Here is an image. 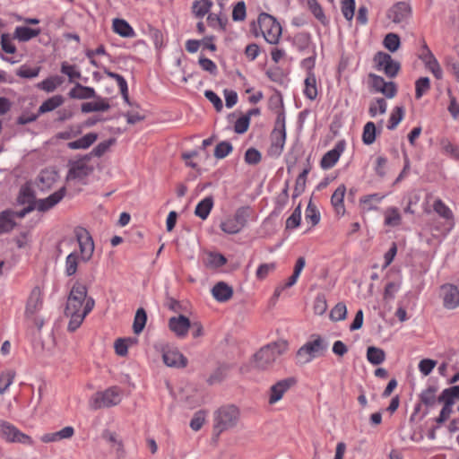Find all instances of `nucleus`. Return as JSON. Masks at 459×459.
<instances>
[{
    "instance_id": "1",
    "label": "nucleus",
    "mask_w": 459,
    "mask_h": 459,
    "mask_svg": "<svg viewBox=\"0 0 459 459\" xmlns=\"http://www.w3.org/2000/svg\"><path fill=\"white\" fill-rule=\"evenodd\" d=\"M74 234L79 245L80 255L74 251L70 253L65 263V273L66 276L74 275L77 272L80 261L89 262L94 253V242L90 232L82 228L77 227L74 230Z\"/></svg>"
},
{
    "instance_id": "2",
    "label": "nucleus",
    "mask_w": 459,
    "mask_h": 459,
    "mask_svg": "<svg viewBox=\"0 0 459 459\" xmlns=\"http://www.w3.org/2000/svg\"><path fill=\"white\" fill-rule=\"evenodd\" d=\"M288 350V342L284 340L271 342L262 347L255 355L254 367L257 369H268Z\"/></svg>"
},
{
    "instance_id": "3",
    "label": "nucleus",
    "mask_w": 459,
    "mask_h": 459,
    "mask_svg": "<svg viewBox=\"0 0 459 459\" xmlns=\"http://www.w3.org/2000/svg\"><path fill=\"white\" fill-rule=\"evenodd\" d=\"M240 412L235 405L219 408L214 413L213 432L220 436L223 431L234 428L239 420Z\"/></svg>"
},
{
    "instance_id": "4",
    "label": "nucleus",
    "mask_w": 459,
    "mask_h": 459,
    "mask_svg": "<svg viewBox=\"0 0 459 459\" xmlns=\"http://www.w3.org/2000/svg\"><path fill=\"white\" fill-rule=\"evenodd\" d=\"M328 349V343L319 335H313L312 339L302 345L297 351V359L301 364H307L315 358L322 356Z\"/></svg>"
},
{
    "instance_id": "5",
    "label": "nucleus",
    "mask_w": 459,
    "mask_h": 459,
    "mask_svg": "<svg viewBox=\"0 0 459 459\" xmlns=\"http://www.w3.org/2000/svg\"><path fill=\"white\" fill-rule=\"evenodd\" d=\"M285 141V114L283 111H281L277 115L274 128L271 134V145L268 150L269 155L279 157L284 149Z\"/></svg>"
},
{
    "instance_id": "6",
    "label": "nucleus",
    "mask_w": 459,
    "mask_h": 459,
    "mask_svg": "<svg viewBox=\"0 0 459 459\" xmlns=\"http://www.w3.org/2000/svg\"><path fill=\"white\" fill-rule=\"evenodd\" d=\"M258 26L266 42L277 44L281 35V26L277 20L265 13L259 14Z\"/></svg>"
},
{
    "instance_id": "7",
    "label": "nucleus",
    "mask_w": 459,
    "mask_h": 459,
    "mask_svg": "<svg viewBox=\"0 0 459 459\" xmlns=\"http://www.w3.org/2000/svg\"><path fill=\"white\" fill-rule=\"evenodd\" d=\"M120 400L118 388L113 386L105 391L95 393L89 400V407L91 410L97 411L115 406L120 403Z\"/></svg>"
},
{
    "instance_id": "8",
    "label": "nucleus",
    "mask_w": 459,
    "mask_h": 459,
    "mask_svg": "<svg viewBox=\"0 0 459 459\" xmlns=\"http://www.w3.org/2000/svg\"><path fill=\"white\" fill-rule=\"evenodd\" d=\"M87 287L80 281H75L70 290L65 307V311L74 313L82 312V310L84 309V305L87 303V300L91 298L87 296Z\"/></svg>"
},
{
    "instance_id": "9",
    "label": "nucleus",
    "mask_w": 459,
    "mask_h": 459,
    "mask_svg": "<svg viewBox=\"0 0 459 459\" xmlns=\"http://www.w3.org/2000/svg\"><path fill=\"white\" fill-rule=\"evenodd\" d=\"M0 437L7 442L20 443L27 446H33V439L27 434L22 432L13 424L0 420Z\"/></svg>"
},
{
    "instance_id": "10",
    "label": "nucleus",
    "mask_w": 459,
    "mask_h": 459,
    "mask_svg": "<svg viewBox=\"0 0 459 459\" xmlns=\"http://www.w3.org/2000/svg\"><path fill=\"white\" fill-rule=\"evenodd\" d=\"M374 62L377 70L384 71L387 77H395L401 68V65L398 61H395L392 56L385 52H377L374 56Z\"/></svg>"
},
{
    "instance_id": "11",
    "label": "nucleus",
    "mask_w": 459,
    "mask_h": 459,
    "mask_svg": "<svg viewBox=\"0 0 459 459\" xmlns=\"http://www.w3.org/2000/svg\"><path fill=\"white\" fill-rule=\"evenodd\" d=\"M440 298L443 307L447 310H454L459 307V282L457 284L446 283L441 286Z\"/></svg>"
},
{
    "instance_id": "12",
    "label": "nucleus",
    "mask_w": 459,
    "mask_h": 459,
    "mask_svg": "<svg viewBox=\"0 0 459 459\" xmlns=\"http://www.w3.org/2000/svg\"><path fill=\"white\" fill-rule=\"evenodd\" d=\"M43 306V293L39 286H35L28 298L25 307V318H32Z\"/></svg>"
},
{
    "instance_id": "13",
    "label": "nucleus",
    "mask_w": 459,
    "mask_h": 459,
    "mask_svg": "<svg viewBox=\"0 0 459 459\" xmlns=\"http://www.w3.org/2000/svg\"><path fill=\"white\" fill-rule=\"evenodd\" d=\"M411 15V7L406 2H398L394 4L386 13V16L394 23L407 22Z\"/></svg>"
},
{
    "instance_id": "14",
    "label": "nucleus",
    "mask_w": 459,
    "mask_h": 459,
    "mask_svg": "<svg viewBox=\"0 0 459 459\" xmlns=\"http://www.w3.org/2000/svg\"><path fill=\"white\" fill-rule=\"evenodd\" d=\"M90 157L88 155L82 159L74 160L69 164V170L67 174L68 179H82L86 178L92 169L87 164Z\"/></svg>"
},
{
    "instance_id": "15",
    "label": "nucleus",
    "mask_w": 459,
    "mask_h": 459,
    "mask_svg": "<svg viewBox=\"0 0 459 459\" xmlns=\"http://www.w3.org/2000/svg\"><path fill=\"white\" fill-rule=\"evenodd\" d=\"M369 79L375 91L381 92L388 99H392L396 95L397 88L394 82H385L383 77L375 74H370Z\"/></svg>"
},
{
    "instance_id": "16",
    "label": "nucleus",
    "mask_w": 459,
    "mask_h": 459,
    "mask_svg": "<svg viewBox=\"0 0 459 459\" xmlns=\"http://www.w3.org/2000/svg\"><path fill=\"white\" fill-rule=\"evenodd\" d=\"M346 143L344 140H341L336 143L334 147L328 151L322 158L320 166L323 169H329L333 168L339 160L342 153L344 152Z\"/></svg>"
},
{
    "instance_id": "17",
    "label": "nucleus",
    "mask_w": 459,
    "mask_h": 459,
    "mask_svg": "<svg viewBox=\"0 0 459 459\" xmlns=\"http://www.w3.org/2000/svg\"><path fill=\"white\" fill-rule=\"evenodd\" d=\"M95 306V301L92 298H90L87 300V303L84 305V309L82 312H69L65 311V315L70 317V321L67 326L68 331L74 332L83 322L86 316L93 309Z\"/></svg>"
},
{
    "instance_id": "18",
    "label": "nucleus",
    "mask_w": 459,
    "mask_h": 459,
    "mask_svg": "<svg viewBox=\"0 0 459 459\" xmlns=\"http://www.w3.org/2000/svg\"><path fill=\"white\" fill-rule=\"evenodd\" d=\"M191 326L190 320L183 316H172L169 320V328L178 338H185Z\"/></svg>"
},
{
    "instance_id": "19",
    "label": "nucleus",
    "mask_w": 459,
    "mask_h": 459,
    "mask_svg": "<svg viewBox=\"0 0 459 459\" xmlns=\"http://www.w3.org/2000/svg\"><path fill=\"white\" fill-rule=\"evenodd\" d=\"M66 189L65 186L61 187L59 190L51 194L47 198L39 199L36 201L35 208L39 212H47L56 205L65 195Z\"/></svg>"
},
{
    "instance_id": "20",
    "label": "nucleus",
    "mask_w": 459,
    "mask_h": 459,
    "mask_svg": "<svg viewBox=\"0 0 459 459\" xmlns=\"http://www.w3.org/2000/svg\"><path fill=\"white\" fill-rule=\"evenodd\" d=\"M162 358L168 367L185 368L187 364V359L176 349L164 351Z\"/></svg>"
},
{
    "instance_id": "21",
    "label": "nucleus",
    "mask_w": 459,
    "mask_h": 459,
    "mask_svg": "<svg viewBox=\"0 0 459 459\" xmlns=\"http://www.w3.org/2000/svg\"><path fill=\"white\" fill-rule=\"evenodd\" d=\"M385 197V195L378 193L361 196L359 198V207L361 212H369L371 211H377L378 209V205L381 204Z\"/></svg>"
},
{
    "instance_id": "22",
    "label": "nucleus",
    "mask_w": 459,
    "mask_h": 459,
    "mask_svg": "<svg viewBox=\"0 0 459 459\" xmlns=\"http://www.w3.org/2000/svg\"><path fill=\"white\" fill-rule=\"evenodd\" d=\"M292 379H282L270 388L269 403L273 404L280 401L283 394L290 389L293 384Z\"/></svg>"
},
{
    "instance_id": "23",
    "label": "nucleus",
    "mask_w": 459,
    "mask_h": 459,
    "mask_svg": "<svg viewBox=\"0 0 459 459\" xmlns=\"http://www.w3.org/2000/svg\"><path fill=\"white\" fill-rule=\"evenodd\" d=\"M213 299L218 302H227L233 296V289L224 281L217 282L211 290Z\"/></svg>"
},
{
    "instance_id": "24",
    "label": "nucleus",
    "mask_w": 459,
    "mask_h": 459,
    "mask_svg": "<svg viewBox=\"0 0 459 459\" xmlns=\"http://www.w3.org/2000/svg\"><path fill=\"white\" fill-rule=\"evenodd\" d=\"M94 101L84 102L81 106V110L82 113H91V112H104L110 108V105L108 103V99L102 98L96 94V98H94Z\"/></svg>"
},
{
    "instance_id": "25",
    "label": "nucleus",
    "mask_w": 459,
    "mask_h": 459,
    "mask_svg": "<svg viewBox=\"0 0 459 459\" xmlns=\"http://www.w3.org/2000/svg\"><path fill=\"white\" fill-rule=\"evenodd\" d=\"M57 179L58 174L55 169H43L38 178V186L42 191L48 190L53 186Z\"/></svg>"
},
{
    "instance_id": "26",
    "label": "nucleus",
    "mask_w": 459,
    "mask_h": 459,
    "mask_svg": "<svg viewBox=\"0 0 459 459\" xmlns=\"http://www.w3.org/2000/svg\"><path fill=\"white\" fill-rule=\"evenodd\" d=\"M68 96L75 100H90L96 98V91L92 87L84 86L79 82L69 91Z\"/></svg>"
},
{
    "instance_id": "27",
    "label": "nucleus",
    "mask_w": 459,
    "mask_h": 459,
    "mask_svg": "<svg viewBox=\"0 0 459 459\" xmlns=\"http://www.w3.org/2000/svg\"><path fill=\"white\" fill-rule=\"evenodd\" d=\"M426 53L422 55L421 59L425 63L426 67L434 74L437 79H441L443 75L442 69L427 46L424 47Z\"/></svg>"
},
{
    "instance_id": "28",
    "label": "nucleus",
    "mask_w": 459,
    "mask_h": 459,
    "mask_svg": "<svg viewBox=\"0 0 459 459\" xmlns=\"http://www.w3.org/2000/svg\"><path fill=\"white\" fill-rule=\"evenodd\" d=\"M74 429L73 427L67 426L63 428L61 430L53 432V433H46L40 437V440L44 443H52L60 441L62 439H67L74 436Z\"/></svg>"
},
{
    "instance_id": "29",
    "label": "nucleus",
    "mask_w": 459,
    "mask_h": 459,
    "mask_svg": "<svg viewBox=\"0 0 459 459\" xmlns=\"http://www.w3.org/2000/svg\"><path fill=\"white\" fill-rule=\"evenodd\" d=\"M345 192V186L341 185L335 189L331 197V204L338 215H343L345 213V207L343 202Z\"/></svg>"
},
{
    "instance_id": "30",
    "label": "nucleus",
    "mask_w": 459,
    "mask_h": 459,
    "mask_svg": "<svg viewBox=\"0 0 459 459\" xmlns=\"http://www.w3.org/2000/svg\"><path fill=\"white\" fill-rule=\"evenodd\" d=\"M16 227L14 211L7 209L0 212V234L11 232Z\"/></svg>"
},
{
    "instance_id": "31",
    "label": "nucleus",
    "mask_w": 459,
    "mask_h": 459,
    "mask_svg": "<svg viewBox=\"0 0 459 459\" xmlns=\"http://www.w3.org/2000/svg\"><path fill=\"white\" fill-rule=\"evenodd\" d=\"M64 78L59 75H52L45 80L38 82L36 87L47 93L54 92L58 87L64 83Z\"/></svg>"
},
{
    "instance_id": "32",
    "label": "nucleus",
    "mask_w": 459,
    "mask_h": 459,
    "mask_svg": "<svg viewBox=\"0 0 459 459\" xmlns=\"http://www.w3.org/2000/svg\"><path fill=\"white\" fill-rule=\"evenodd\" d=\"M64 102L65 98L62 95H54L42 102V104L38 108L39 114L41 116L45 113L51 112L61 107Z\"/></svg>"
},
{
    "instance_id": "33",
    "label": "nucleus",
    "mask_w": 459,
    "mask_h": 459,
    "mask_svg": "<svg viewBox=\"0 0 459 459\" xmlns=\"http://www.w3.org/2000/svg\"><path fill=\"white\" fill-rule=\"evenodd\" d=\"M214 205V200L212 195L201 200L195 209V215L202 220H206Z\"/></svg>"
},
{
    "instance_id": "34",
    "label": "nucleus",
    "mask_w": 459,
    "mask_h": 459,
    "mask_svg": "<svg viewBox=\"0 0 459 459\" xmlns=\"http://www.w3.org/2000/svg\"><path fill=\"white\" fill-rule=\"evenodd\" d=\"M97 139L98 134L96 133H88L80 139L69 142L67 143V147L71 150H85L88 149L91 145H92Z\"/></svg>"
},
{
    "instance_id": "35",
    "label": "nucleus",
    "mask_w": 459,
    "mask_h": 459,
    "mask_svg": "<svg viewBox=\"0 0 459 459\" xmlns=\"http://www.w3.org/2000/svg\"><path fill=\"white\" fill-rule=\"evenodd\" d=\"M293 45L299 52H311L312 46L311 37L308 33L300 32L293 37Z\"/></svg>"
},
{
    "instance_id": "36",
    "label": "nucleus",
    "mask_w": 459,
    "mask_h": 459,
    "mask_svg": "<svg viewBox=\"0 0 459 459\" xmlns=\"http://www.w3.org/2000/svg\"><path fill=\"white\" fill-rule=\"evenodd\" d=\"M40 29H32L26 26H18L15 28L13 37L20 41L26 42L38 37L40 34Z\"/></svg>"
},
{
    "instance_id": "37",
    "label": "nucleus",
    "mask_w": 459,
    "mask_h": 459,
    "mask_svg": "<svg viewBox=\"0 0 459 459\" xmlns=\"http://www.w3.org/2000/svg\"><path fill=\"white\" fill-rule=\"evenodd\" d=\"M113 30L121 37L133 38L135 32L132 26L123 19L113 20Z\"/></svg>"
},
{
    "instance_id": "38",
    "label": "nucleus",
    "mask_w": 459,
    "mask_h": 459,
    "mask_svg": "<svg viewBox=\"0 0 459 459\" xmlns=\"http://www.w3.org/2000/svg\"><path fill=\"white\" fill-rule=\"evenodd\" d=\"M456 399H459V385H453L442 391L437 400L446 405L453 407Z\"/></svg>"
},
{
    "instance_id": "39",
    "label": "nucleus",
    "mask_w": 459,
    "mask_h": 459,
    "mask_svg": "<svg viewBox=\"0 0 459 459\" xmlns=\"http://www.w3.org/2000/svg\"><path fill=\"white\" fill-rule=\"evenodd\" d=\"M104 73L108 77L116 80L124 100L126 103L130 104L129 95H128V86H127V82H126V79L122 75L116 74L114 72H111L108 69H104Z\"/></svg>"
},
{
    "instance_id": "40",
    "label": "nucleus",
    "mask_w": 459,
    "mask_h": 459,
    "mask_svg": "<svg viewBox=\"0 0 459 459\" xmlns=\"http://www.w3.org/2000/svg\"><path fill=\"white\" fill-rule=\"evenodd\" d=\"M102 437L116 448L118 457L124 456L125 451L123 442L118 438V436L115 432L106 429L102 433Z\"/></svg>"
},
{
    "instance_id": "41",
    "label": "nucleus",
    "mask_w": 459,
    "mask_h": 459,
    "mask_svg": "<svg viewBox=\"0 0 459 459\" xmlns=\"http://www.w3.org/2000/svg\"><path fill=\"white\" fill-rule=\"evenodd\" d=\"M385 225L389 227H397L402 222V216L398 208L388 207L385 212Z\"/></svg>"
},
{
    "instance_id": "42",
    "label": "nucleus",
    "mask_w": 459,
    "mask_h": 459,
    "mask_svg": "<svg viewBox=\"0 0 459 459\" xmlns=\"http://www.w3.org/2000/svg\"><path fill=\"white\" fill-rule=\"evenodd\" d=\"M304 95L310 100H314L317 97L316 77V74H310L305 78Z\"/></svg>"
},
{
    "instance_id": "43",
    "label": "nucleus",
    "mask_w": 459,
    "mask_h": 459,
    "mask_svg": "<svg viewBox=\"0 0 459 459\" xmlns=\"http://www.w3.org/2000/svg\"><path fill=\"white\" fill-rule=\"evenodd\" d=\"M367 359L372 365H379L385 361V353L380 348L370 346L367 350Z\"/></svg>"
},
{
    "instance_id": "44",
    "label": "nucleus",
    "mask_w": 459,
    "mask_h": 459,
    "mask_svg": "<svg viewBox=\"0 0 459 459\" xmlns=\"http://www.w3.org/2000/svg\"><path fill=\"white\" fill-rule=\"evenodd\" d=\"M387 103L385 99L377 98L373 100L368 108V114L371 117H377L378 114L383 115L386 112Z\"/></svg>"
},
{
    "instance_id": "45",
    "label": "nucleus",
    "mask_w": 459,
    "mask_h": 459,
    "mask_svg": "<svg viewBox=\"0 0 459 459\" xmlns=\"http://www.w3.org/2000/svg\"><path fill=\"white\" fill-rule=\"evenodd\" d=\"M376 136H377L376 125L371 121L367 122L363 127V132H362L363 143L366 145L372 144L376 140Z\"/></svg>"
},
{
    "instance_id": "46",
    "label": "nucleus",
    "mask_w": 459,
    "mask_h": 459,
    "mask_svg": "<svg viewBox=\"0 0 459 459\" xmlns=\"http://www.w3.org/2000/svg\"><path fill=\"white\" fill-rule=\"evenodd\" d=\"M17 202L19 204L30 205V204H34L36 205L34 193L30 186H23L21 187Z\"/></svg>"
},
{
    "instance_id": "47",
    "label": "nucleus",
    "mask_w": 459,
    "mask_h": 459,
    "mask_svg": "<svg viewBox=\"0 0 459 459\" xmlns=\"http://www.w3.org/2000/svg\"><path fill=\"white\" fill-rule=\"evenodd\" d=\"M212 6V0H199L193 4L192 9L195 15L198 18H203L207 14Z\"/></svg>"
},
{
    "instance_id": "48",
    "label": "nucleus",
    "mask_w": 459,
    "mask_h": 459,
    "mask_svg": "<svg viewBox=\"0 0 459 459\" xmlns=\"http://www.w3.org/2000/svg\"><path fill=\"white\" fill-rule=\"evenodd\" d=\"M147 321V315L145 310L143 307H140L136 310L134 323H133V330L135 334H139L143 330L145 324Z\"/></svg>"
},
{
    "instance_id": "49",
    "label": "nucleus",
    "mask_w": 459,
    "mask_h": 459,
    "mask_svg": "<svg viewBox=\"0 0 459 459\" xmlns=\"http://www.w3.org/2000/svg\"><path fill=\"white\" fill-rule=\"evenodd\" d=\"M207 23L210 27L218 30L220 31H225L228 19L227 17H221L214 13H210L207 16Z\"/></svg>"
},
{
    "instance_id": "50",
    "label": "nucleus",
    "mask_w": 459,
    "mask_h": 459,
    "mask_svg": "<svg viewBox=\"0 0 459 459\" xmlns=\"http://www.w3.org/2000/svg\"><path fill=\"white\" fill-rule=\"evenodd\" d=\"M404 117V108L403 106L395 107L390 115L387 128L389 130H394L399 125V123L403 120Z\"/></svg>"
},
{
    "instance_id": "51",
    "label": "nucleus",
    "mask_w": 459,
    "mask_h": 459,
    "mask_svg": "<svg viewBox=\"0 0 459 459\" xmlns=\"http://www.w3.org/2000/svg\"><path fill=\"white\" fill-rule=\"evenodd\" d=\"M430 89V81L428 77H420L415 82V98L420 100Z\"/></svg>"
},
{
    "instance_id": "52",
    "label": "nucleus",
    "mask_w": 459,
    "mask_h": 459,
    "mask_svg": "<svg viewBox=\"0 0 459 459\" xmlns=\"http://www.w3.org/2000/svg\"><path fill=\"white\" fill-rule=\"evenodd\" d=\"M249 217L250 208L248 206H243L236 211L232 218L238 223V225L240 226L241 229H243L246 226Z\"/></svg>"
},
{
    "instance_id": "53",
    "label": "nucleus",
    "mask_w": 459,
    "mask_h": 459,
    "mask_svg": "<svg viewBox=\"0 0 459 459\" xmlns=\"http://www.w3.org/2000/svg\"><path fill=\"white\" fill-rule=\"evenodd\" d=\"M440 145L443 153L455 160H459V147L457 145L453 144L448 139H442Z\"/></svg>"
},
{
    "instance_id": "54",
    "label": "nucleus",
    "mask_w": 459,
    "mask_h": 459,
    "mask_svg": "<svg viewBox=\"0 0 459 459\" xmlns=\"http://www.w3.org/2000/svg\"><path fill=\"white\" fill-rule=\"evenodd\" d=\"M61 73L67 75L69 78V82H72L75 79L81 78L82 74L81 72L78 70L76 65H69L66 62H63L61 64Z\"/></svg>"
},
{
    "instance_id": "55",
    "label": "nucleus",
    "mask_w": 459,
    "mask_h": 459,
    "mask_svg": "<svg viewBox=\"0 0 459 459\" xmlns=\"http://www.w3.org/2000/svg\"><path fill=\"white\" fill-rule=\"evenodd\" d=\"M305 219L312 226H316L320 221V213L316 207L310 201L305 212Z\"/></svg>"
},
{
    "instance_id": "56",
    "label": "nucleus",
    "mask_w": 459,
    "mask_h": 459,
    "mask_svg": "<svg viewBox=\"0 0 459 459\" xmlns=\"http://www.w3.org/2000/svg\"><path fill=\"white\" fill-rule=\"evenodd\" d=\"M383 44L390 52H395L400 48V38L395 33H388L385 37Z\"/></svg>"
},
{
    "instance_id": "57",
    "label": "nucleus",
    "mask_w": 459,
    "mask_h": 459,
    "mask_svg": "<svg viewBox=\"0 0 459 459\" xmlns=\"http://www.w3.org/2000/svg\"><path fill=\"white\" fill-rule=\"evenodd\" d=\"M301 221V206L299 204L291 213V215L286 220V229L293 230L299 226Z\"/></svg>"
},
{
    "instance_id": "58",
    "label": "nucleus",
    "mask_w": 459,
    "mask_h": 459,
    "mask_svg": "<svg viewBox=\"0 0 459 459\" xmlns=\"http://www.w3.org/2000/svg\"><path fill=\"white\" fill-rule=\"evenodd\" d=\"M310 171V168L307 167L298 176L294 187V196L299 195L304 192L306 186L307 177Z\"/></svg>"
},
{
    "instance_id": "59",
    "label": "nucleus",
    "mask_w": 459,
    "mask_h": 459,
    "mask_svg": "<svg viewBox=\"0 0 459 459\" xmlns=\"http://www.w3.org/2000/svg\"><path fill=\"white\" fill-rule=\"evenodd\" d=\"M233 150L232 144L230 142L222 141L219 143L214 149V156L217 159H224Z\"/></svg>"
},
{
    "instance_id": "60",
    "label": "nucleus",
    "mask_w": 459,
    "mask_h": 459,
    "mask_svg": "<svg viewBox=\"0 0 459 459\" xmlns=\"http://www.w3.org/2000/svg\"><path fill=\"white\" fill-rule=\"evenodd\" d=\"M437 388L429 386L420 394V401L426 406H433L436 403Z\"/></svg>"
},
{
    "instance_id": "61",
    "label": "nucleus",
    "mask_w": 459,
    "mask_h": 459,
    "mask_svg": "<svg viewBox=\"0 0 459 459\" xmlns=\"http://www.w3.org/2000/svg\"><path fill=\"white\" fill-rule=\"evenodd\" d=\"M15 373L12 370L3 372L0 375V394H4L13 384Z\"/></svg>"
},
{
    "instance_id": "62",
    "label": "nucleus",
    "mask_w": 459,
    "mask_h": 459,
    "mask_svg": "<svg viewBox=\"0 0 459 459\" xmlns=\"http://www.w3.org/2000/svg\"><path fill=\"white\" fill-rule=\"evenodd\" d=\"M220 228L227 234H237L242 230L232 217L227 218L225 221H221Z\"/></svg>"
},
{
    "instance_id": "63",
    "label": "nucleus",
    "mask_w": 459,
    "mask_h": 459,
    "mask_svg": "<svg viewBox=\"0 0 459 459\" xmlns=\"http://www.w3.org/2000/svg\"><path fill=\"white\" fill-rule=\"evenodd\" d=\"M347 316V307L344 303L339 302L331 310L330 317L333 321L344 320Z\"/></svg>"
},
{
    "instance_id": "64",
    "label": "nucleus",
    "mask_w": 459,
    "mask_h": 459,
    "mask_svg": "<svg viewBox=\"0 0 459 459\" xmlns=\"http://www.w3.org/2000/svg\"><path fill=\"white\" fill-rule=\"evenodd\" d=\"M341 9L344 18L351 21L355 12V0H341Z\"/></svg>"
}]
</instances>
